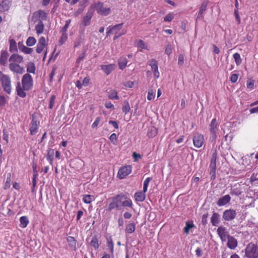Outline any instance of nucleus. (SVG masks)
I'll use <instances>...</instances> for the list:
<instances>
[{
    "mask_svg": "<svg viewBox=\"0 0 258 258\" xmlns=\"http://www.w3.org/2000/svg\"><path fill=\"white\" fill-rule=\"evenodd\" d=\"M234 14L235 18L237 20L238 24H239L241 22V19H240V17L238 14V10H234Z\"/></svg>",
    "mask_w": 258,
    "mask_h": 258,
    "instance_id": "774afa93",
    "label": "nucleus"
},
{
    "mask_svg": "<svg viewBox=\"0 0 258 258\" xmlns=\"http://www.w3.org/2000/svg\"><path fill=\"white\" fill-rule=\"evenodd\" d=\"M146 192L143 191H140L136 192L134 195V198L136 202H143L146 198Z\"/></svg>",
    "mask_w": 258,
    "mask_h": 258,
    "instance_id": "4be33fe9",
    "label": "nucleus"
},
{
    "mask_svg": "<svg viewBox=\"0 0 258 258\" xmlns=\"http://www.w3.org/2000/svg\"><path fill=\"white\" fill-rule=\"evenodd\" d=\"M217 234L222 241H225L228 236H230L227 231L226 227L220 226L217 230Z\"/></svg>",
    "mask_w": 258,
    "mask_h": 258,
    "instance_id": "1a4fd4ad",
    "label": "nucleus"
},
{
    "mask_svg": "<svg viewBox=\"0 0 258 258\" xmlns=\"http://www.w3.org/2000/svg\"><path fill=\"white\" fill-rule=\"evenodd\" d=\"M10 51L11 52H14L17 50L16 42L14 39H11L10 41Z\"/></svg>",
    "mask_w": 258,
    "mask_h": 258,
    "instance_id": "a19ab883",
    "label": "nucleus"
},
{
    "mask_svg": "<svg viewBox=\"0 0 258 258\" xmlns=\"http://www.w3.org/2000/svg\"><path fill=\"white\" fill-rule=\"evenodd\" d=\"M71 19H69L66 21V24H65L64 26L62 27V28L61 29V30L60 31V32L61 33H67V30H68L69 26L71 23Z\"/></svg>",
    "mask_w": 258,
    "mask_h": 258,
    "instance_id": "3c124183",
    "label": "nucleus"
},
{
    "mask_svg": "<svg viewBox=\"0 0 258 258\" xmlns=\"http://www.w3.org/2000/svg\"><path fill=\"white\" fill-rule=\"evenodd\" d=\"M209 216V214L208 213H206L203 215L202 217V224L203 225H206L208 223V218Z\"/></svg>",
    "mask_w": 258,
    "mask_h": 258,
    "instance_id": "5fc2aeb1",
    "label": "nucleus"
},
{
    "mask_svg": "<svg viewBox=\"0 0 258 258\" xmlns=\"http://www.w3.org/2000/svg\"><path fill=\"white\" fill-rule=\"evenodd\" d=\"M55 99V96L54 95H52L50 98L49 108L52 109L54 106V100Z\"/></svg>",
    "mask_w": 258,
    "mask_h": 258,
    "instance_id": "13d9d810",
    "label": "nucleus"
},
{
    "mask_svg": "<svg viewBox=\"0 0 258 258\" xmlns=\"http://www.w3.org/2000/svg\"><path fill=\"white\" fill-rule=\"evenodd\" d=\"M37 13H38V15L40 20L42 21H46L47 20V15L44 11L40 10H38Z\"/></svg>",
    "mask_w": 258,
    "mask_h": 258,
    "instance_id": "58836bf2",
    "label": "nucleus"
},
{
    "mask_svg": "<svg viewBox=\"0 0 258 258\" xmlns=\"http://www.w3.org/2000/svg\"><path fill=\"white\" fill-rule=\"evenodd\" d=\"M23 88L25 91L31 90L33 86V78L28 73L25 74L22 79Z\"/></svg>",
    "mask_w": 258,
    "mask_h": 258,
    "instance_id": "f03ea898",
    "label": "nucleus"
},
{
    "mask_svg": "<svg viewBox=\"0 0 258 258\" xmlns=\"http://www.w3.org/2000/svg\"><path fill=\"white\" fill-rule=\"evenodd\" d=\"M220 215L217 213L214 212L211 217V222L213 226H217L220 222Z\"/></svg>",
    "mask_w": 258,
    "mask_h": 258,
    "instance_id": "a211bd4d",
    "label": "nucleus"
},
{
    "mask_svg": "<svg viewBox=\"0 0 258 258\" xmlns=\"http://www.w3.org/2000/svg\"><path fill=\"white\" fill-rule=\"evenodd\" d=\"M11 182V174L10 173H9L7 174L6 181L5 182L4 188L7 189L10 187Z\"/></svg>",
    "mask_w": 258,
    "mask_h": 258,
    "instance_id": "c03bdc74",
    "label": "nucleus"
},
{
    "mask_svg": "<svg viewBox=\"0 0 258 258\" xmlns=\"http://www.w3.org/2000/svg\"><path fill=\"white\" fill-rule=\"evenodd\" d=\"M152 180L151 177L147 178L144 182L143 190L144 192L147 191L148 187L150 181Z\"/></svg>",
    "mask_w": 258,
    "mask_h": 258,
    "instance_id": "8fccbe9b",
    "label": "nucleus"
},
{
    "mask_svg": "<svg viewBox=\"0 0 258 258\" xmlns=\"http://www.w3.org/2000/svg\"><path fill=\"white\" fill-rule=\"evenodd\" d=\"M231 201V197L229 195L224 196L218 199L217 205L219 206H224L228 204Z\"/></svg>",
    "mask_w": 258,
    "mask_h": 258,
    "instance_id": "4468645a",
    "label": "nucleus"
},
{
    "mask_svg": "<svg viewBox=\"0 0 258 258\" xmlns=\"http://www.w3.org/2000/svg\"><path fill=\"white\" fill-rule=\"evenodd\" d=\"M173 18L174 17L172 14H168L164 17V20L166 22H170L173 19Z\"/></svg>",
    "mask_w": 258,
    "mask_h": 258,
    "instance_id": "69168bd1",
    "label": "nucleus"
},
{
    "mask_svg": "<svg viewBox=\"0 0 258 258\" xmlns=\"http://www.w3.org/2000/svg\"><path fill=\"white\" fill-rule=\"evenodd\" d=\"M236 216V212L235 210L230 209L225 210L222 215V218L225 221H231Z\"/></svg>",
    "mask_w": 258,
    "mask_h": 258,
    "instance_id": "39448f33",
    "label": "nucleus"
},
{
    "mask_svg": "<svg viewBox=\"0 0 258 258\" xmlns=\"http://www.w3.org/2000/svg\"><path fill=\"white\" fill-rule=\"evenodd\" d=\"M127 195V199H123L122 202L121 206L124 207H129L133 208V204L132 200L128 197V194Z\"/></svg>",
    "mask_w": 258,
    "mask_h": 258,
    "instance_id": "c85d7f7f",
    "label": "nucleus"
},
{
    "mask_svg": "<svg viewBox=\"0 0 258 258\" xmlns=\"http://www.w3.org/2000/svg\"><path fill=\"white\" fill-rule=\"evenodd\" d=\"M127 199V195L121 193L118 194L112 198L113 201H114L117 205H118V208L119 209L120 208V203L122 204V202L123 199Z\"/></svg>",
    "mask_w": 258,
    "mask_h": 258,
    "instance_id": "dca6fc26",
    "label": "nucleus"
},
{
    "mask_svg": "<svg viewBox=\"0 0 258 258\" xmlns=\"http://www.w3.org/2000/svg\"><path fill=\"white\" fill-rule=\"evenodd\" d=\"M54 156V150L49 149L47 150V154L46 156L47 160L49 162L51 165H52Z\"/></svg>",
    "mask_w": 258,
    "mask_h": 258,
    "instance_id": "7c9ffc66",
    "label": "nucleus"
},
{
    "mask_svg": "<svg viewBox=\"0 0 258 258\" xmlns=\"http://www.w3.org/2000/svg\"><path fill=\"white\" fill-rule=\"evenodd\" d=\"M131 171L132 167L130 165L122 167L118 170L117 177L120 179H123L130 174Z\"/></svg>",
    "mask_w": 258,
    "mask_h": 258,
    "instance_id": "6e6552de",
    "label": "nucleus"
},
{
    "mask_svg": "<svg viewBox=\"0 0 258 258\" xmlns=\"http://www.w3.org/2000/svg\"><path fill=\"white\" fill-rule=\"evenodd\" d=\"M158 133V130L154 126H151L148 131V136L150 138L155 137Z\"/></svg>",
    "mask_w": 258,
    "mask_h": 258,
    "instance_id": "72a5a7b5",
    "label": "nucleus"
},
{
    "mask_svg": "<svg viewBox=\"0 0 258 258\" xmlns=\"http://www.w3.org/2000/svg\"><path fill=\"white\" fill-rule=\"evenodd\" d=\"M39 124L40 121L33 116L30 123V132L31 135H34L37 133Z\"/></svg>",
    "mask_w": 258,
    "mask_h": 258,
    "instance_id": "9d476101",
    "label": "nucleus"
},
{
    "mask_svg": "<svg viewBox=\"0 0 258 258\" xmlns=\"http://www.w3.org/2000/svg\"><path fill=\"white\" fill-rule=\"evenodd\" d=\"M245 255L247 258H257L258 257V246L252 243H248L245 249Z\"/></svg>",
    "mask_w": 258,
    "mask_h": 258,
    "instance_id": "f257e3e1",
    "label": "nucleus"
},
{
    "mask_svg": "<svg viewBox=\"0 0 258 258\" xmlns=\"http://www.w3.org/2000/svg\"><path fill=\"white\" fill-rule=\"evenodd\" d=\"M227 245L231 249H234L237 246V241L233 236H228Z\"/></svg>",
    "mask_w": 258,
    "mask_h": 258,
    "instance_id": "f3484780",
    "label": "nucleus"
},
{
    "mask_svg": "<svg viewBox=\"0 0 258 258\" xmlns=\"http://www.w3.org/2000/svg\"><path fill=\"white\" fill-rule=\"evenodd\" d=\"M192 140L194 146L197 148H200L204 144V136L201 134H196L194 135Z\"/></svg>",
    "mask_w": 258,
    "mask_h": 258,
    "instance_id": "9b49d317",
    "label": "nucleus"
},
{
    "mask_svg": "<svg viewBox=\"0 0 258 258\" xmlns=\"http://www.w3.org/2000/svg\"><path fill=\"white\" fill-rule=\"evenodd\" d=\"M1 81H2V85L4 91L8 94H10L12 88L11 81L9 76L4 74Z\"/></svg>",
    "mask_w": 258,
    "mask_h": 258,
    "instance_id": "7ed1b4c3",
    "label": "nucleus"
},
{
    "mask_svg": "<svg viewBox=\"0 0 258 258\" xmlns=\"http://www.w3.org/2000/svg\"><path fill=\"white\" fill-rule=\"evenodd\" d=\"M62 35L59 40V45H62L67 41L68 39V34L67 33H61Z\"/></svg>",
    "mask_w": 258,
    "mask_h": 258,
    "instance_id": "de8ad7c7",
    "label": "nucleus"
},
{
    "mask_svg": "<svg viewBox=\"0 0 258 258\" xmlns=\"http://www.w3.org/2000/svg\"><path fill=\"white\" fill-rule=\"evenodd\" d=\"M122 112L126 114L131 110V107L129 103L127 101L125 100L123 102V106L122 108Z\"/></svg>",
    "mask_w": 258,
    "mask_h": 258,
    "instance_id": "ea45409f",
    "label": "nucleus"
},
{
    "mask_svg": "<svg viewBox=\"0 0 258 258\" xmlns=\"http://www.w3.org/2000/svg\"><path fill=\"white\" fill-rule=\"evenodd\" d=\"M94 200V197L90 195H84L83 197V201L86 204H90Z\"/></svg>",
    "mask_w": 258,
    "mask_h": 258,
    "instance_id": "4c0bfd02",
    "label": "nucleus"
},
{
    "mask_svg": "<svg viewBox=\"0 0 258 258\" xmlns=\"http://www.w3.org/2000/svg\"><path fill=\"white\" fill-rule=\"evenodd\" d=\"M217 155V151L215 150L212 155V157L210 161L211 163H216Z\"/></svg>",
    "mask_w": 258,
    "mask_h": 258,
    "instance_id": "680f3d73",
    "label": "nucleus"
},
{
    "mask_svg": "<svg viewBox=\"0 0 258 258\" xmlns=\"http://www.w3.org/2000/svg\"><path fill=\"white\" fill-rule=\"evenodd\" d=\"M233 58L235 60L236 64L238 66L242 62V59L240 55L238 53H235L233 54Z\"/></svg>",
    "mask_w": 258,
    "mask_h": 258,
    "instance_id": "49530a36",
    "label": "nucleus"
},
{
    "mask_svg": "<svg viewBox=\"0 0 258 258\" xmlns=\"http://www.w3.org/2000/svg\"><path fill=\"white\" fill-rule=\"evenodd\" d=\"M46 45L45 39L44 37H41L39 40L38 43L37 44L36 51L38 53L42 52Z\"/></svg>",
    "mask_w": 258,
    "mask_h": 258,
    "instance_id": "2eb2a0df",
    "label": "nucleus"
},
{
    "mask_svg": "<svg viewBox=\"0 0 258 258\" xmlns=\"http://www.w3.org/2000/svg\"><path fill=\"white\" fill-rule=\"evenodd\" d=\"M218 123L216 118L212 119L210 124V132L211 134V142H215L216 138V128Z\"/></svg>",
    "mask_w": 258,
    "mask_h": 258,
    "instance_id": "0eeeda50",
    "label": "nucleus"
},
{
    "mask_svg": "<svg viewBox=\"0 0 258 258\" xmlns=\"http://www.w3.org/2000/svg\"><path fill=\"white\" fill-rule=\"evenodd\" d=\"M195 227L194 224L192 223H189V222H186L185 223V226L184 227L183 230L184 232L186 234L189 233V230L190 229Z\"/></svg>",
    "mask_w": 258,
    "mask_h": 258,
    "instance_id": "37998d69",
    "label": "nucleus"
},
{
    "mask_svg": "<svg viewBox=\"0 0 258 258\" xmlns=\"http://www.w3.org/2000/svg\"><path fill=\"white\" fill-rule=\"evenodd\" d=\"M90 245L93 247L95 249H97L99 247V243L98 240L97 238V236L96 235H94L90 242Z\"/></svg>",
    "mask_w": 258,
    "mask_h": 258,
    "instance_id": "c9c22d12",
    "label": "nucleus"
},
{
    "mask_svg": "<svg viewBox=\"0 0 258 258\" xmlns=\"http://www.w3.org/2000/svg\"><path fill=\"white\" fill-rule=\"evenodd\" d=\"M109 139L114 145H115L117 141V136L116 134L113 133L111 134L109 137Z\"/></svg>",
    "mask_w": 258,
    "mask_h": 258,
    "instance_id": "052dcab7",
    "label": "nucleus"
},
{
    "mask_svg": "<svg viewBox=\"0 0 258 258\" xmlns=\"http://www.w3.org/2000/svg\"><path fill=\"white\" fill-rule=\"evenodd\" d=\"M20 226L22 228H25L27 227L29 221L27 216H24L20 219Z\"/></svg>",
    "mask_w": 258,
    "mask_h": 258,
    "instance_id": "473e14b6",
    "label": "nucleus"
},
{
    "mask_svg": "<svg viewBox=\"0 0 258 258\" xmlns=\"http://www.w3.org/2000/svg\"><path fill=\"white\" fill-rule=\"evenodd\" d=\"M26 43L28 46H32L36 43V40L34 37L30 36L28 38Z\"/></svg>",
    "mask_w": 258,
    "mask_h": 258,
    "instance_id": "79ce46f5",
    "label": "nucleus"
},
{
    "mask_svg": "<svg viewBox=\"0 0 258 258\" xmlns=\"http://www.w3.org/2000/svg\"><path fill=\"white\" fill-rule=\"evenodd\" d=\"M149 64L151 67L153 72L158 71V63L155 59H151L148 62Z\"/></svg>",
    "mask_w": 258,
    "mask_h": 258,
    "instance_id": "f704fd0d",
    "label": "nucleus"
},
{
    "mask_svg": "<svg viewBox=\"0 0 258 258\" xmlns=\"http://www.w3.org/2000/svg\"><path fill=\"white\" fill-rule=\"evenodd\" d=\"M94 10L92 8H90L87 11L86 15L83 17L82 22L81 24V27L82 25L84 27L87 26L90 24L91 20L94 14Z\"/></svg>",
    "mask_w": 258,
    "mask_h": 258,
    "instance_id": "423d86ee",
    "label": "nucleus"
},
{
    "mask_svg": "<svg viewBox=\"0 0 258 258\" xmlns=\"http://www.w3.org/2000/svg\"><path fill=\"white\" fill-rule=\"evenodd\" d=\"M155 92L153 89H149L148 92L147 99L149 100L153 99L155 97Z\"/></svg>",
    "mask_w": 258,
    "mask_h": 258,
    "instance_id": "603ef678",
    "label": "nucleus"
},
{
    "mask_svg": "<svg viewBox=\"0 0 258 258\" xmlns=\"http://www.w3.org/2000/svg\"><path fill=\"white\" fill-rule=\"evenodd\" d=\"M6 103V98L4 96H0V107L5 106Z\"/></svg>",
    "mask_w": 258,
    "mask_h": 258,
    "instance_id": "338daca9",
    "label": "nucleus"
},
{
    "mask_svg": "<svg viewBox=\"0 0 258 258\" xmlns=\"http://www.w3.org/2000/svg\"><path fill=\"white\" fill-rule=\"evenodd\" d=\"M235 186L234 185L233 188H231L230 194L232 196H239L242 194V191L240 187Z\"/></svg>",
    "mask_w": 258,
    "mask_h": 258,
    "instance_id": "c756f323",
    "label": "nucleus"
},
{
    "mask_svg": "<svg viewBox=\"0 0 258 258\" xmlns=\"http://www.w3.org/2000/svg\"><path fill=\"white\" fill-rule=\"evenodd\" d=\"M107 246L110 249V252L113 253V243L112 238L110 237L107 239Z\"/></svg>",
    "mask_w": 258,
    "mask_h": 258,
    "instance_id": "a18cd8bd",
    "label": "nucleus"
},
{
    "mask_svg": "<svg viewBox=\"0 0 258 258\" xmlns=\"http://www.w3.org/2000/svg\"><path fill=\"white\" fill-rule=\"evenodd\" d=\"M127 61L125 57H121L118 60L119 68L123 70L126 67Z\"/></svg>",
    "mask_w": 258,
    "mask_h": 258,
    "instance_id": "cd10ccee",
    "label": "nucleus"
},
{
    "mask_svg": "<svg viewBox=\"0 0 258 258\" xmlns=\"http://www.w3.org/2000/svg\"><path fill=\"white\" fill-rule=\"evenodd\" d=\"M254 81L252 79H248L246 82V86L248 89L250 90L254 88Z\"/></svg>",
    "mask_w": 258,
    "mask_h": 258,
    "instance_id": "864d4df0",
    "label": "nucleus"
},
{
    "mask_svg": "<svg viewBox=\"0 0 258 258\" xmlns=\"http://www.w3.org/2000/svg\"><path fill=\"white\" fill-rule=\"evenodd\" d=\"M18 47L21 51L26 54H31L33 51L32 48L26 47L21 42H18Z\"/></svg>",
    "mask_w": 258,
    "mask_h": 258,
    "instance_id": "5701e85b",
    "label": "nucleus"
},
{
    "mask_svg": "<svg viewBox=\"0 0 258 258\" xmlns=\"http://www.w3.org/2000/svg\"><path fill=\"white\" fill-rule=\"evenodd\" d=\"M69 246L72 250L75 251L77 249V240L72 236H68L67 238Z\"/></svg>",
    "mask_w": 258,
    "mask_h": 258,
    "instance_id": "aec40b11",
    "label": "nucleus"
},
{
    "mask_svg": "<svg viewBox=\"0 0 258 258\" xmlns=\"http://www.w3.org/2000/svg\"><path fill=\"white\" fill-rule=\"evenodd\" d=\"M238 77V74H232L230 77V81L233 83H235L237 81Z\"/></svg>",
    "mask_w": 258,
    "mask_h": 258,
    "instance_id": "e2e57ef3",
    "label": "nucleus"
},
{
    "mask_svg": "<svg viewBox=\"0 0 258 258\" xmlns=\"http://www.w3.org/2000/svg\"><path fill=\"white\" fill-rule=\"evenodd\" d=\"M108 98L110 99H118L119 97L117 96V92L115 91H113L108 95Z\"/></svg>",
    "mask_w": 258,
    "mask_h": 258,
    "instance_id": "4d7b16f0",
    "label": "nucleus"
},
{
    "mask_svg": "<svg viewBox=\"0 0 258 258\" xmlns=\"http://www.w3.org/2000/svg\"><path fill=\"white\" fill-rule=\"evenodd\" d=\"M25 91L23 88H22L20 83L19 82H18L16 86L17 95L22 98L25 97L26 96V93L25 92Z\"/></svg>",
    "mask_w": 258,
    "mask_h": 258,
    "instance_id": "a878e982",
    "label": "nucleus"
},
{
    "mask_svg": "<svg viewBox=\"0 0 258 258\" xmlns=\"http://www.w3.org/2000/svg\"><path fill=\"white\" fill-rule=\"evenodd\" d=\"M116 208L117 210H119V208H118V205L116 204L114 201H112L108 206V208L107 209V211H111L113 209Z\"/></svg>",
    "mask_w": 258,
    "mask_h": 258,
    "instance_id": "09e8293b",
    "label": "nucleus"
},
{
    "mask_svg": "<svg viewBox=\"0 0 258 258\" xmlns=\"http://www.w3.org/2000/svg\"><path fill=\"white\" fill-rule=\"evenodd\" d=\"M36 67L32 62H29L27 66V72L30 73L35 74Z\"/></svg>",
    "mask_w": 258,
    "mask_h": 258,
    "instance_id": "e433bc0d",
    "label": "nucleus"
},
{
    "mask_svg": "<svg viewBox=\"0 0 258 258\" xmlns=\"http://www.w3.org/2000/svg\"><path fill=\"white\" fill-rule=\"evenodd\" d=\"M209 2L208 1H204L202 3L201 6L200 8L199 14L198 15L197 20H202L204 18V14L206 11Z\"/></svg>",
    "mask_w": 258,
    "mask_h": 258,
    "instance_id": "f8f14e48",
    "label": "nucleus"
},
{
    "mask_svg": "<svg viewBox=\"0 0 258 258\" xmlns=\"http://www.w3.org/2000/svg\"><path fill=\"white\" fill-rule=\"evenodd\" d=\"M11 0H4L0 3V12H5L10 9Z\"/></svg>",
    "mask_w": 258,
    "mask_h": 258,
    "instance_id": "6ab92c4d",
    "label": "nucleus"
},
{
    "mask_svg": "<svg viewBox=\"0 0 258 258\" xmlns=\"http://www.w3.org/2000/svg\"><path fill=\"white\" fill-rule=\"evenodd\" d=\"M184 63V55L182 54H180L178 56V64L180 66H181Z\"/></svg>",
    "mask_w": 258,
    "mask_h": 258,
    "instance_id": "bf43d9fd",
    "label": "nucleus"
},
{
    "mask_svg": "<svg viewBox=\"0 0 258 258\" xmlns=\"http://www.w3.org/2000/svg\"><path fill=\"white\" fill-rule=\"evenodd\" d=\"M44 24L42 20L39 19L38 24L35 26V30L38 34H40L43 33L44 30Z\"/></svg>",
    "mask_w": 258,
    "mask_h": 258,
    "instance_id": "bb28decb",
    "label": "nucleus"
},
{
    "mask_svg": "<svg viewBox=\"0 0 258 258\" xmlns=\"http://www.w3.org/2000/svg\"><path fill=\"white\" fill-rule=\"evenodd\" d=\"M8 55V52L7 50H4L2 52L0 57V63L2 65L4 66H6Z\"/></svg>",
    "mask_w": 258,
    "mask_h": 258,
    "instance_id": "b1692460",
    "label": "nucleus"
},
{
    "mask_svg": "<svg viewBox=\"0 0 258 258\" xmlns=\"http://www.w3.org/2000/svg\"><path fill=\"white\" fill-rule=\"evenodd\" d=\"M9 61H15L17 63H21L23 61V57L22 56L18 54H13L9 59Z\"/></svg>",
    "mask_w": 258,
    "mask_h": 258,
    "instance_id": "393cba45",
    "label": "nucleus"
},
{
    "mask_svg": "<svg viewBox=\"0 0 258 258\" xmlns=\"http://www.w3.org/2000/svg\"><path fill=\"white\" fill-rule=\"evenodd\" d=\"M97 13L102 16H108L111 12L109 8L104 7V4L101 2H98L95 5Z\"/></svg>",
    "mask_w": 258,
    "mask_h": 258,
    "instance_id": "20e7f679",
    "label": "nucleus"
},
{
    "mask_svg": "<svg viewBox=\"0 0 258 258\" xmlns=\"http://www.w3.org/2000/svg\"><path fill=\"white\" fill-rule=\"evenodd\" d=\"M101 68L107 75H108L115 69V65L114 64L102 65Z\"/></svg>",
    "mask_w": 258,
    "mask_h": 258,
    "instance_id": "412c9836",
    "label": "nucleus"
},
{
    "mask_svg": "<svg viewBox=\"0 0 258 258\" xmlns=\"http://www.w3.org/2000/svg\"><path fill=\"white\" fill-rule=\"evenodd\" d=\"M9 68L12 71L17 74H22L25 72L24 68L21 67L18 63H11Z\"/></svg>",
    "mask_w": 258,
    "mask_h": 258,
    "instance_id": "ddd939ff",
    "label": "nucleus"
},
{
    "mask_svg": "<svg viewBox=\"0 0 258 258\" xmlns=\"http://www.w3.org/2000/svg\"><path fill=\"white\" fill-rule=\"evenodd\" d=\"M172 52V46L170 44H168L166 45V49L165 50V53L168 55H169L171 54Z\"/></svg>",
    "mask_w": 258,
    "mask_h": 258,
    "instance_id": "6e6d98bb",
    "label": "nucleus"
},
{
    "mask_svg": "<svg viewBox=\"0 0 258 258\" xmlns=\"http://www.w3.org/2000/svg\"><path fill=\"white\" fill-rule=\"evenodd\" d=\"M32 167H33V178L35 177V178H36L37 176V165H36V164L33 163V165H32Z\"/></svg>",
    "mask_w": 258,
    "mask_h": 258,
    "instance_id": "0e129e2a",
    "label": "nucleus"
},
{
    "mask_svg": "<svg viewBox=\"0 0 258 258\" xmlns=\"http://www.w3.org/2000/svg\"><path fill=\"white\" fill-rule=\"evenodd\" d=\"M136 229V225L134 223H130L127 225L125 231L127 233L131 234L133 233Z\"/></svg>",
    "mask_w": 258,
    "mask_h": 258,
    "instance_id": "2f4dec72",
    "label": "nucleus"
}]
</instances>
